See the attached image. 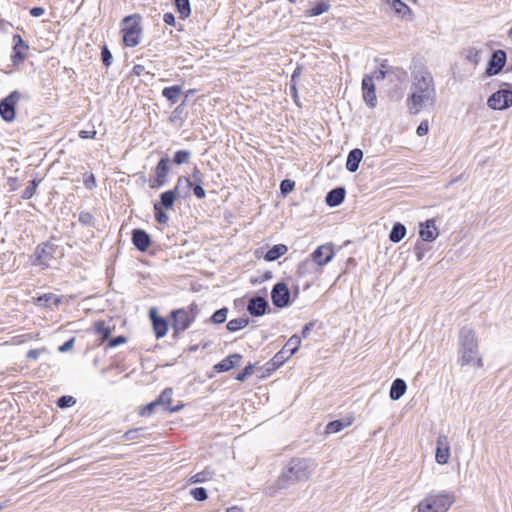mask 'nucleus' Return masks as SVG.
Returning <instances> with one entry per match:
<instances>
[{
    "label": "nucleus",
    "instance_id": "nucleus-1",
    "mask_svg": "<svg viewBox=\"0 0 512 512\" xmlns=\"http://www.w3.org/2000/svg\"><path fill=\"white\" fill-rule=\"evenodd\" d=\"M436 102V89L433 76L427 69H419L413 73L411 94L407 99L411 114L419 113L427 105Z\"/></svg>",
    "mask_w": 512,
    "mask_h": 512
},
{
    "label": "nucleus",
    "instance_id": "nucleus-2",
    "mask_svg": "<svg viewBox=\"0 0 512 512\" xmlns=\"http://www.w3.org/2000/svg\"><path fill=\"white\" fill-rule=\"evenodd\" d=\"M458 362L461 366H483V360L479 353V343L476 333L472 328L462 327L459 331Z\"/></svg>",
    "mask_w": 512,
    "mask_h": 512
},
{
    "label": "nucleus",
    "instance_id": "nucleus-3",
    "mask_svg": "<svg viewBox=\"0 0 512 512\" xmlns=\"http://www.w3.org/2000/svg\"><path fill=\"white\" fill-rule=\"evenodd\" d=\"M315 469V464L312 460L304 458L292 459L286 469L278 478V487L286 489L291 485L298 482L307 481Z\"/></svg>",
    "mask_w": 512,
    "mask_h": 512
},
{
    "label": "nucleus",
    "instance_id": "nucleus-4",
    "mask_svg": "<svg viewBox=\"0 0 512 512\" xmlns=\"http://www.w3.org/2000/svg\"><path fill=\"white\" fill-rule=\"evenodd\" d=\"M454 502V495L447 491L429 494L417 505V512H446Z\"/></svg>",
    "mask_w": 512,
    "mask_h": 512
},
{
    "label": "nucleus",
    "instance_id": "nucleus-5",
    "mask_svg": "<svg viewBox=\"0 0 512 512\" xmlns=\"http://www.w3.org/2000/svg\"><path fill=\"white\" fill-rule=\"evenodd\" d=\"M197 314L198 307L195 304H191L187 308L173 310L170 314L173 337L177 338L181 333L186 331L194 322Z\"/></svg>",
    "mask_w": 512,
    "mask_h": 512
},
{
    "label": "nucleus",
    "instance_id": "nucleus-6",
    "mask_svg": "<svg viewBox=\"0 0 512 512\" xmlns=\"http://www.w3.org/2000/svg\"><path fill=\"white\" fill-rule=\"evenodd\" d=\"M141 20L142 17L139 14L128 15L123 18L121 32L126 46L135 47L140 43L142 34Z\"/></svg>",
    "mask_w": 512,
    "mask_h": 512
},
{
    "label": "nucleus",
    "instance_id": "nucleus-7",
    "mask_svg": "<svg viewBox=\"0 0 512 512\" xmlns=\"http://www.w3.org/2000/svg\"><path fill=\"white\" fill-rule=\"evenodd\" d=\"M301 344V338L297 335L291 336L283 348L266 364L267 371H274L282 366L292 355H294Z\"/></svg>",
    "mask_w": 512,
    "mask_h": 512
},
{
    "label": "nucleus",
    "instance_id": "nucleus-8",
    "mask_svg": "<svg viewBox=\"0 0 512 512\" xmlns=\"http://www.w3.org/2000/svg\"><path fill=\"white\" fill-rule=\"evenodd\" d=\"M22 95L19 91H13L0 101V116L6 122H12L16 117V104Z\"/></svg>",
    "mask_w": 512,
    "mask_h": 512
},
{
    "label": "nucleus",
    "instance_id": "nucleus-9",
    "mask_svg": "<svg viewBox=\"0 0 512 512\" xmlns=\"http://www.w3.org/2000/svg\"><path fill=\"white\" fill-rule=\"evenodd\" d=\"M56 249L57 246L51 242L38 245L32 256V264L34 266L47 268L49 266V261L54 258Z\"/></svg>",
    "mask_w": 512,
    "mask_h": 512
},
{
    "label": "nucleus",
    "instance_id": "nucleus-10",
    "mask_svg": "<svg viewBox=\"0 0 512 512\" xmlns=\"http://www.w3.org/2000/svg\"><path fill=\"white\" fill-rule=\"evenodd\" d=\"M489 108L493 110H505L512 106V91L500 89L493 93L487 101Z\"/></svg>",
    "mask_w": 512,
    "mask_h": 512
},
{
    "label": "nucleus",
    "instance_id": "nucleus-11",
    "mask_svg": "<svg viewBox=\"0 0 512 512\" xmlns=\"http://www.w3.org/2000/svg\"><path fill=\"white\" fill-rule=\"evenodd\" d=\"M13 53L11 55V61L14 66H19L28 58L29 45L23 40L21 35H13Z\"/></svg>",
    "mask_w": 512,
    "mask_h": 512
},
{
    "label": "nucleus",
    "instance_id": "nucleus-12",
    "mask_svg": "<svg viewBox=\"0 0 512 512\" xmlns=\"http://www.w3.org/2000/svg\"><path fill=\"white\" fill-rule=\"evenodd\" d=\"M290 290L286 283L278 282L271 290L272 303L277 308H284L290 304Z\"/></svg>",
    "mask_w": 512,
    "mask_h": 512
},
{
    "label": "nucleus",
    "instance_id": "nucleus-13",
    "mask_svg": "<svg viewBox=\"0 0 512 512\" xmlns=\"http://www.w3.org/2000/svg\"><path fill=\"white\" fill-rule=\"evenodd\" d=\"M363 100L370 107L374 108L377 105V97L375 92V84L373 76L365 74L362 79Z\"/></svg>",
    "mask_w": 512,
    "mask_h": 512
},
{
    "label": "nucleus",
    "instance_id": "nucleus-14",
    "mask_svg": "<svg viewBox=\"0 0 512 512\" xmlns=\"http://www.w3.org/2000/svg\"><path fill=\"white\" fill-rule=\"evenodd\" d=\"M507 60V54L504 50H496L492 53L486 68V74L489 76L497 75L504 67Z\"/></svg>",
    "mask_w": 512,
    "mask_h": 512
},
{
    "label": "nucleus",
    "instance_id": "nucleus-15",
    "mask_svg": "<svg viewBox=\"0 0 512 512\" xmlns=\"http://www.w3.org/2000/svg\"><path fill=\"white\" fill-rule=\"evenodd\" d=\"M169 172V158L167 156L162 157L156 165L155 175L156 178L150 181L151 188H159L165 184L166 177Z\"/></svg>",
    "mask_w": 512,
    "mask_h": 512
},
{
    "label": "nucleus",
    "instance_id": "nucleus-16",
    "mask_svg": "<svg viewBox=\"0 0 512 512\" xmlns=\"http://www.w3.org/2000/svg\"><path fill=\"white\" fill-rule=\"evenodd\" d=\"M190 183L191 189L193 190V194L198 199H203L206 196V192L203 188L204 185V174L200 171L198 167H194L191 173Z\"/></svg>",
    "mask_w": 512,
    "mask_h": 512
},
{
    "label": "nucleus",
    "instance_id": "nucleus-17",
    "mask_svg": "<svg viewBox=\"0 0 512 512\" xmlns=\"http://www.w3.org/2000/svg\"><path fill=\"white\" fill-rule=\"evenodd\" d=\"M131 240L137 250L145 252L151 246V237L143 229L137 228L132 231Z\"/></svg>",
    "mask_w": 512,
    "mask_h": 512
},
{
    "label": "nucleus",
    "instance_id": "nucleus-18",
    "mask_svg": "<svg viewBox=\"0 0 512 512\" xmlns=\"http://www.w3.org/2000/svg\"><path fill=\"white\" fill-rule=\"evenodd\" d=\"M268 307V301L264 297L254 296L248 301L247 311L254 317H260L266 313Z\"/></svg>",
    "mask_w": 512,
    "mask_h": 512
},
{
    "label": "nucleus",
    "instance_id": "nucleus-19",
    "mask_svg": "<svg viewBox=\"0 0 512 512\" xmlns=\"http://www.w3.org/2000/svg\"><path fill=\"white\" fill-rule=\"evenodd\" d=\"M450 456V446L448 438L445 435H440L437 438L436 447V461L438 464L444 465L448 462Z\"/></svg>",
    "mask_w": 512,
    "mask_h": 512
},
{
    "label": "nucleus",
    "instance_id": "nucleus-20",
    "mask_svg": "<svg viewBox=\"0 0 512 512\" xmlns=\"http://www.w3.org/2000/svg\"><path fill=\"white\" fill-rule=\"evenodd\" d=\"M334 255V251L331 245L319 246L311 255L313 261L320 266L329 263Z\"/></svg>",
    "mask_w": 512,
    "mask_h": 512
},
{
    "label": "nucleus",
    "instance_id": "nucleus-21",
    "mask_svg": "<svg viewBox=\"0 0 512 512\" xmlns=\"http://www.w3.org/2000/svg\"><path fill=\"white\" fill-rule=\"evenodd\" d=\"M419 235L423 241L432 242L438 235V229L434 219H428L420 225Z\"/></svg>",
    "mask_w": 512,
    "mask_h": 512
},
{
    "label": "nucleus",
    "instance_id": "nucleus-22",
    "mask_svg": "<svg viewBox=\"0 0 512 512\" xmlns=\"http://www.w3.org/2000/svg\"><path fill=\"white\" fill-rule=\"evenodd\" d=\"M153 330L157 339L164 337L168 331V322L163 317L157 316L154 309L150 311Z\"/></svg>",
    "mask_w": 512,
    "mask_h": 512
},
{
    "label": "nucleus",
    "instance_id": "nucleus-23",
    "mask_svg": "<svg viewBox=\"0 0 512 512\" xmlns=\"http://www.w3.org/2000/svg\"><path fill=\"white\" fill-rule=\"evenodd\" d=\"M172 394V389L166 388L161 392V394L156 399L160 406H162L165 411H169L171 413L178 412L183 407V405L171 406Z\"/></svg>",
    "mask_w": 512,
    "mask_h": 512
},
{
    "label": "nucleus",
    "instance_id": "nucleus-24",
    "mask_svg": "<svg viewBox=\"0 0 512 512\" xmlns=\"http://www.w3.org/2000/svg\"><path fill=\"white\" fill-rule=\"evenodd\" d=\"M242 359L240 354H231L228 357L224 358L222 361L217 363L214 366V370L218 373L227 372L237 366Z\"/></svg>",
    "mask_w": 512,
    "mask_h": 512
},
{
    "label": "nucleus",
    "instance_id": "nucleus-25",
    "mask_svg": "<svg viewBox=\"0 0 512 512\" xmlns=\"http://www.w3.org/2000/svg\"><path fill=\"white\" fill-rule=\"evenodd\" d=\"M345 195L346 190L344 187H336L327 193L325 202L329 207H336L344 201Z\"/></svg>",
    "mask_w": 512,
    "mask_h": 512
},
{
    "label": "nucleus",
    "instance_id": "nucleus-26",
    "mask_svg": "<svg viewBox=\"0 0 512 512\" xmlns=\"http://www.w3.org/2000/svg\"><path fill=\"white\" fill-rule=\"evenodd\" d=\"M178 198L186 199L190 195V178L179 176L175 188L172 190Z\"/></svg>",
    "mask_w": 512,
    "mask_h": 512
},
{
    "label": "nucleus",
    "instance_id": "nucleus-27",
    "mask_svg": "<svg viewBox=\"0 0 512 512\" xmlns=\"http://www.w3.org/2000/svg\"><path fill=\"white\" fill-rule=\"evenodd\" d=\"M353 421H354V417L351 415L346 416L342 419L331 421L326 425L325 432L327 434L338 433L341 430H343L344 428L350 426L353 423Z\"/></svg>",
    "mask_w": 512,
    "mask_h": 512
},
{
    "label": "nucleus",
    "instance_id": "nucleus-28",
    "mask_svg": "<svg viewBox=\"0 0 512 512\" xmlns=\"http://www.w3.org/2000/svg\"><path fill=\"white\" fill-rule=\"evenodd\" d=\"M363 158V152L361 149L355 148L352 149L347 156L346 160V169L349 172H356L359 168V164Z\"/></svg>",
    "mask_w": 512,
    "mask_h": 512
},
{
    "label": "nucleus",
    "instance_id": "nucleus-29",
    "mask_svg": "<svg viewBox=\"0 0 512 512\" xmlns=\"http://www.w3.org/2000/svg\"><path fill=\"white\" fill-rule=\"evenodd\" d=\"M406 389V382L401 378H397L391 384L389 396L394 401L399 400L405 394Z\"/></svg>",
    "mask_w": 512,
    "mask_h": 512
},
{
    "label": "nucleus",
    "instance_id": "nucleus-30",
    "mask_svg": "<svg viewBox=\"0 0 512 512\" xmlns=\"http://www.w3.org/2000/svg\"><path fill=\"white\" fill-rule=\"evenodd\" d=\"M391 8L396 14L405 19H411L412 11L402 0H391Z\"/></svg>",
    "mask_w": 512,
    "mask_h": 512
},
{
    "label": "nucleus",
    "instance_id": "nucleus-31",
    "mask_svg": "<svg viewBox=\"0 0 512 512\" xmlns=\"http://www.w3.org/2000/svg\"><path fill=\"white\" fill-rule=\"evenodd\" d=\"M178 198L172 190L165 191L160 195V201L156 202L154 205H157L162 209H170L173 207V204Z\"/></svg>",
    "mask_w": 512,
    "mask_h": 512
},
{
    "label": "nucleus",
    "instance_id": "nucleus-32",
    "mask_svg": "<svg viewBox=\"0 0 512 512\" xmlns=\"http://www.w3.org/2000/svg\"><path fill=\"white\" fill-rule=\"evenodd\" d=\"M182 88L179 85L165 87L162 90V96L165 97L171 104L178 102Z\"/></svg>",
    "mask_w": 512,
    "mask_h": 512
},
{
    "label": "nucleus",
    "instance_id": "nucleus-33",
    "mask_svg": "<svg viewBox=\"0 0 512 512\" xmlns=\"http://www.w3.org/2000/svg\"><path fill=\"white\" fill-rule=\"evenodd\" d=\"M288 251V248L284 244H277L274 245L271 249L267 251V253L264 256V259L266 261H275L278 258H280L282 255H284Z\"/></svg>",
    "mask_w": 512,
    "mask_h": 512
},
{
    "label": "nucleus",
    "instance_id": "nucleus-34",
    "mask_svg": "<svg viewBox=\"0 0 512 512\" xmlns=\"http://www.w3.org/2000/svg\"><path fill=\"white\" fill-rule=\"evenodd\" d=\"M406 235V227L401 223H395L390 231L389 240L393 243L400 242Z\"/></svg>",
    "mask_w": 512,
    "mask_h": 512
},
{
    "label": "nucleus",
    "instance_id": "nucleus-35",
    "mask_svg": "<svg viewBox=\"0 0 512 512\" xmlns=\"http://www.w3.org/2000/svg\"><path fill=\"white\" fill-rule=\"evenodd\" d=\"M37 302H38L39 306L51 307L53 305L58 306V304L60 303V300L55 294L49 293V294L40 296L37 299Z\"/></svg>",
    "mask_w": 512,
    "mask_h": 512
},
{
    "label": "nucleus",
    "instance_id": "nucleus-36",
    "mask_svg": "<svg viewBox=\"0 0 512 512\" xmlns=\"http://www.w3.org/2000/svg\"><path fill=\"white\" fill-rule=\"evenodd\" d=\"M249 324L248 318H236L232 319L227 323V330L229 332H236L245 328Z\"/></svg>",
    "mask_w": 512,
    "mask_h": 512
},
{
    "label": "nucleus",
    "instance_id": "nucleus-37",
    "mask_svg": "<svg viewBox=\"0 0 512 512\" xmlns=\"http://www.w3.org/2000/svg\"><path fill=\"white\" fill-rule=\"evenodd\" d=\"M94 329L97 334L101 335V342L107 340L112 333L111 328L104 321L95 322Z\"/></svg>",
    "mask_w": 512,
    "mask_h": 512
},
{
    "label": "nucleus",
    "instance_id": "nucleus-38",
    "mask_svg": "<svg viewBox=\"0 0 512 512\" xmlns=\"http://www.w3.org/2000/svg\"><path fill=\"white\" fill-rule=\"evenodd\" d=\"M175 7L180 14V17L185 19L189 17L191 13L190 1L189 0H174Z\"/></svg>",
    "mask_w": 512,
    "mask_h": 512
},
{
    "label": "nucleus",
    "instance_id": "nucleus-39",
    "mask_svg": "<svg viewBox=\"0 0 512 512\" xmlns=\"http://www.w3.org/2000/svg\"><path fill=\"white\" fill-rule=\"evenodd\" d=\"M228 314V308L223 307L216 310L210 317V322L213 324H222L226 321Z\"/></svg>",
    "mask_w": 512,
    "mask_h": 512
},
{
    "label": "nucleus",
    "instance_id": "nucleus-40",
    "mask_svg": "<svg viewBox=\"0 0 512 512\" xmlns=\"http://www.w3.org/2000/svg\"><path fill=\"white\" fill-rule=\"evenodd\" d=\"M213 474H214L213 471H211L209 469H205V470L193 475L190 478V481L192 483H202V482L210 480L213 477Z\"/></svg>",
    "mask_w": 512,
    "mask_h": 512
},
{
    "label": "nucleus",
    "instance_id": "nucleus-41",
    "mask_svg": "<svg viewBox=\"0 0 512 512\" xmlns=\"http://www.w3.org/2000/svg\"><path fill=\"white\" fill-rule=\"evenodd\" d=\"M78 221L83 226H89V227H95L96 226V219L95 217L88 211H82L79 214Z\"/></svg>",
    "mask_w": 512,
    "mask_h": 512
},
{
    "label": "nucleus",
    "instance_id": "nucleus-42",
    "mask_svg": "<svg viewBox=\"0 0 512 512\" xmlns=\"http://www.w3.org/2000/svg\"><path fill=\"white\" fill-rule=\"evenodd\" d=\"M330 8V5L324 1L318 2L316 5H314L311 9L307 11V14L309 16H318L326 11H328Z\"/></svg>",
    "mask_w": 512,
    "mask_h": 512
},
{
    "label": "nucleus",
    "instance_id": "nucleus-43",
    "mask_svg": "<svg viewBox=\"0 0 512 512\" xmlns=\"http://www.w3.org/2000/svg\"><path fill=\"white\" fill-rule=\"evenodd\" d=\"M39 183H40V180H37V179H33L32 181H30L29 185L22 192V196H21L22 199H24V200L31 199L34 196Z\"/></svg>",
    "mask_w": 512,
    "mask_h": 512
},
{
    "label": "nucleus",
    "instance_id": "nucleus-44",
    "mask_svg": "<svg viewBox=\"0 0 512 512\" xmlns=\"http://www.w3.org/2000/svg\"><path fill=\"white\" fill-rule=\"evenodd\" d=\"M191 152L188 150H178L175 152L173 162L177 165L185 164L189 161Z\"/></svg>",
    "mask_w": 512,
    "mask_h": 512
},
{
    "label": "nucleus",
    "instance_id": "nucleus-45",
    "mask_svg": "<svg viewBox=\"0 0 512 512\" xmlns=\"http://www.w3.org/2000/svg\"><path fill=\"white\" fill-rule=\"evenodd\" d=\"M76 404V399L73 396L64 395L58 398L57 406L61 409L72 407Z\"/></svg>",
    "mask_w": 512,
    "mask_h": 512
},
{
    "label": "nucleus",
    "instance_id": "nucleus-46",
    "mask_svg": "<svg viewBox=\"0 0 512 512\" xmlns=\"http://www.w3.org/2000/svg\"><path fill=\"white\" fill-rule=\"evenodd\" d=\"M153 208L156 221L159 224H167L169 220L167 213L162 208H159L157 205H154Z\"/></svg>",
    "mask_w": 512,
    "mask_h": 512
},
{
    "label": "nucleus",
    "instance_id": "nucleus-47",
    "mask_svg": "<svg viewBox=\"0 0 512 512\" xmlns=\"http://www.w3.org/2000/svg\"><path fill=\"white\" fill-rule=\"evenodd\" d=\"M254 367V364H248L240 373L236 375L235 379L240 382H244L250 375L253 374Z\"/></svg>",
    "mask_w": 512,
    "mask_h": 512
},
{
    "label": "nucleus",
    "instance_id": "nucleus-48",
    "mask_svg": "<svg viewBox=\"0 0 512 512\" xmlns=\"http://www.w3.org/2000/svg\"><path fill=\"white\" fill-rule=\"evenodd\" d=\"M157 406H160V404L158 403L157 400H154V401L146 404L145 406L141 407L139 413L141 416H150L153 414V412L155 411V408Z\"/></svg>",
    "mask_w": 512,
    "mask_h": 512
},
{
    "label": "nucleus",
    "instance_id": "nucleus-49",
    "mask_svg": "<svg viewBox=\"0 0 512 512\" xmlns=\"http://www.w3.org/2000/svg\"><path fill=\"white\" fill-rule=\"evenodd\" d=\"M295 187V182L290 179H284L280 183V191L283 195L289 194Z\"/></svg>",
    "mask_w": 512,
    "mask_h": 512
},
{
    "label": "nucleus",
    "instance_id": "nucleus-50",
    "mask_svg": "<svg viewBox=\"0 0 512 512\" xmlns=\"http://www.w3.org/2000/svg\"><path fill=\"white\" fill-rule=\"evenodd\" d=\"M191 495L197 501H204L207 499V491L203 487H197L191 490Z\"/></svg>",
    "mask_w": 512,
    "mask_h": 512
},
{
    "label": "nucleus",
    "instance_id": "nucleus-51",
    "mask_svg": "<svg viewBox=\"0 0 512 512\" xmlns=\"http://www.w3.org/2000/svg\"><path fill=\"white\" fill-rule=\"evenodd\" d=\"M83 184L89 190L94 189L96 187V178H95L94 174H92V173L84 174Z\"/></svg>",
    "mask_w": 512,
    "mask_h": 512
},
{
    "label": "nucleus",
    "instance_id": "nucleus-52",
    "mask_svg": "<svg viewBox=\"0 0 512 512\" xmlns=\"http://www.w3.org/2000/svg\"><path fill=\"white\" fill-rule=\"evenodd\" d=\"M101 59L106 67H109L112 63V54L107 46H103L101 50Z\"/></svg>",
    "mask_w": 512,
    "mask_h": 512
},
{
    "label": "nucleus",
    "instance_id": "nucleus-53",
    "mask_svg": "<svg viewBox=\"0 0 512 512\" xmlns=\"http://www.w3.org/2000/svg\"><path fill=\"white\" fill-rule=\"evenodd\" d=\"M143 430V428H135V429H130L128 431H126L123 435H122V439L124 441H131V440H135V439H138L139 437V432Z\"/></svg>",
    "mask_w": 512,
    "mask_h": 512
},
{
    "label": "nucleus",
    "instance_id": "nucleus-54",
    "mask_svg": "<svg viewBox=\"0 0 512 512\" xmlns=\"http://www.w3.org/2000/svg\"><path fill=\"white\" fill-rule=\"evenodd\" d=\"M465 58L471 63H477L479 58V52L475 48H469L465 51Z\"/></svg>",
    "mask_w": 512,
    "mask_h": 512
},
{
    "label": "nucleus",
    "instance_id": "nucleus-55",
    "mask_svg": "<svg viewBox=\"0 0 512 512\" xmlns=\"http://www.w3.org/2000/svg\"><path fill=\"white\" fill-rule=\"evenodd\" d=\"M126 341H127V339L125 336L119 335L117 337L111 338L107 344V347L114 348V347H117L118 345L126 343Z\"/></svg>",
    "mask_w": 512,
    "mask_h": 512
},
{
    "label": "nucleus",
    "instance_id": "nucleus-56",
    "mask_svg": "<svg viewBox=\"0 0 512 512\" xmlns=\"http://www.w3.org/2000/svg\"><path fill=\"white\" fill-rule=\"evenodd\" d=\"M429 124L428 121H422L417 127L416 133L418 136H424L428 133Z\"/></svg>",
    "mask_w": 512,
    "mask_h": 512
},
{
    "label": "nucleus",
    "instance_id": "nucleus-57",
    "mask_svg": "<svg viewBox=\"0 0 512 512\" xmlns=\"http://www.w3.org/2000/svg\"><path fill=\"white\" fill-rule=\"evenodd\" d=\"M96 134H97V132L94 129L90 130V131L81 130L79 132V137L82 139H94Z\"/></svg>",
    "mask_w": 512,
    "mask_h": 512
},
{
    "label": "nucleus",
    "instance_id": "nucleus-58",
    "mask_svg": "<svg viewBox=\"0 0 512 512\" xmlns=\"http://www.w3.org/2000/svg\"><path fill=\"white\" fill-rule=\"evenodd\" d=\"M385 67L384 64L381 65V68L380 69H377L374 73H373V81L376 79V80H383L385 78V75H386V71L383 70V68Z\"/></svg>",
    "mask_w": 512,
    "mask_h": 512
},
{
    "label": "nucleus",
    "instance_id": "nucleus-59",
    "mask_svg": "<svg viewBox=\"0 0 512 512\" xmlns=\"http://www.w3.org/2000/svg\"><path fill=\"white\" fill-rule=\"evenodd\" d=\"M73 345H74V338H71L59 347V351L67 352L72 349Z\"/></svg>",
    "mask_w": 512,
    "mask_h": 512
},
{
    "label": "nucleus",
    "instance_id": "nucleus-60",
    "mask_svg": "<svg viewBox=\"0 0 512 512\" xmlns=\"http://www.w3.org/2000/svg\"><path fill=\"white\" fill-rule=\"evenodd\" d=\"M163 21L165 24L173 26L175 24V16L172 13L167 12L163 15Z\"/></svg>",
    "mask_w": 512,
    "mask_h": 512
},
{
    "label": "nucleus",
    "instance_id": "nucleus-61",
    "mask_svg": "<svg viewBox=\"0 0 512 512\" xmlns=\"http://www.w3.org/2000/svg\"><path fill=\"white\" fill-rule=\"evenodd\" d=\"M45 10L42 7L36 6L30 9V15L33 17H40L44 14Z\"/></svg>",
    "mask_w": 512,
    "mask_h": 512
},
{
    "label": "nucleus",
    "instance_id": "nucleus-62",
    "mask_svg": "<svg viewBox=\"0 0 512 512\" xmlns=\"http://www.w3.org/2000/svg\"><path fill=\"white\" fill-rule=\"evenodd\" d=\"M41 354V351L39 349H31L27 352L26 357L28 359L37 360Z\"/></svg>",
    "mask_w": 512,
    "mask_h": 512
},
{
    "label": "nucleus",
    "instance_id": "nucleus-63",
    "mask_svg": "<svg viewBox=\"0 0 512 512\" xmlns=\"http://www.w3.org/2000/svg\"><path fill=\"white\" fill-rule=\"evenodd\" d=\"M314 326V323L313 322H309L307 323L306 325H304L303 329H302V336L304 338H306L308 335H309V332L311 331V329L313 328Z\"/></svg>",
    "mask_w": 512,
    "mask_h": 512
},
{
    "label": "nucleus",
    "instance_id": "nucleus-64",
    "mask_svg": "<svg viewBox=\"0 0 512 512\" xmlns=\"http://www.w3.org/2000/svg\"><path fill=\"white\" fill-rule=\"evenodd\" d=\"M145 70V67L143 65L137 64L133 67V73L137 76H140L142 72Z\"/></svg>",
    "mask_w": 512,
    "mask_h": 512
}]
</instances>
